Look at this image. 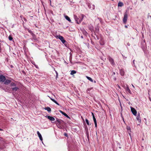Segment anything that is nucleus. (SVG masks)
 <instances>
[{"instance_id": "obj_1", "label": "nucleus", "mask_w": 151, "mask_h": 151, "mask_svg": "<svg viewBox=\"0 0 151 151\" xmlns=\"http://www.w3.org/2000/svg\"><path fill=\"white\" fill-rule=\"evenodd\" d=\"M84 15L83 14L81 15V16L77 17L76 15H74V18L76 22L78 24H79L81 23L83 18Z\"/></svg>"}, {"instance_id": "obj_2", "label": "nucleus", "mask_w": 151, "mask_h": 151, "mask_svg": "<svg viewBox=\"0 0 151 151\" xmlns=\"http://www.w3.org/2000/svg\"><path fill=\"white\" fill-rule=\"evenodd\" d=\"M127 19V14L126 12L124 13V17L123 19V22L125 24L126 23Z\"/></svg>"}, {"instance_id": "obj_3", "label": "nucleus", "mask_w": 151, "mask_h": 151, "mask_svg": "<svg viewBox=\"0 0 151 151\" xmlns=\"http://www.w3.org/2000/svg\"><path fill=\"white\" fill-rule=\"evenodd\" d=\"M57 37H58L63 44H65L66 42V41L64 39L63 37L62 36L59 35L57 36Z\"/></svg>"}, {"instance_id": "obj_4", "label": "nucleus", "mask_w": 151, "mask_h": 151, "mask_svg": "<svg viewBox=\"0 0 151 151\" xmlns=\"http://www.w3.org/2000/svg\"><path fill=\"white\" fill-rule=\"evenodd\" d=\"M131 109L132 114L135 116H136L137 112L136 110L133 107H131Z\"/></svg>"}, {"instance_id": "obj_5", "label": "nucleus", "mask_w": 151, "mask_h": 151, "mask_svg": "<svg viewBox=\"0 0 151 151\" xmlns=\"http://www.w3.org/2000/svg\"><path fill=\"white\" fill-rule=\"evenodd\" d=\"M109 61L110 62V63L113 65H114L115 64L114 62L113 59L111 57H109L108 58Z\"/></svg>"}, {"instance_id": "obj_6", "label": "nucleus", "mask_w": 151, "mask_h": 151, "mask_svg": "<svg viewBox=\"0 0 151 151\" xmlns=\"http://www.w3.org/2000/svg\"><path fill=\"white\" fill-rule=\"evenodd\" d=\"M6 80L5 77L3 75L0 76V81L1 82H4Z\"/></svg>"}, {"instance_id": "obj_7", "label": "nucleus", "mask_w": 151, "mask_h": 151, "mask_svg": "<svg viewBox=\"0 0 151 151\" xmlns=\"http://www.w3.org/2000/svg\"><path fill=\"white\" fill-rule=\"evenodd\" d=\"M124 88L125 89L126 91L131 94V91L128 86H125Z\"/></svg>"}, {"instance_id": "obj_8", "label": "nucleus", "mask_w": 151, "mask_h": 151, "mask_svg": "<svg viewBox=\"0 0 151 151\" xmlns=\"http://www.w3.org/2000/svg\"><path fill=\"white\" fill-rule=\"evenodd\" d=\"M37 134L38 135V137H39L41 141H42L43 140L42 138V135L41 134H40V132L39 131H37Z\"/></svg>"}, {"instance_id": "obj_9", "label": "nucleus", "mask_w": 151, "mask_h": 151, "mask_svg": "<svg viewBox=\"0 0 151 151\" xmlns=\"http://www.w3.org/2000/svg\"><path fill=\"white\" fill-rule=\"evenodd\" d=\"M46 117L50 120L51 121H54L55 120V119L54 117L52 116H47Z\"/></svg>"}, {"instance_id": "obj_10", "label": "nucleus", "mask_w": 151, "mask_h": 151, "mask_svg": "<svg viewBox=\"0 0 151 151\" xmlns=\"http://www.w3.org/2000/svg\"><path fill=\"white\" fill-rule=\"evenodd\" d=\"M136 119L139 122H141V119L140 116L139 114L137 115L136 117Z\"/></svg>"}, {"instance_id": "obj_11", "label": "nucleus", "mask_w": 151, "mask_h": 151, "mask_svg": "<svg viewBox=\"0 0 151 151\" xmlns=\"http://www.w3.org/2000/svg\"><path fill=\"white\" fill-rule=\"evenodd\" d=\"M57 124H58V125L62 123L63 122V121L59 119H57Z\"/></svg>"}, {"instance_id": "obj_12", "label": "nucleus", "mask_w": 151, "mask_h": 151, "mask_svg": "<svg viewBox=\"0 0 151 151\" xmlns=\"http://www.w3.org/2000/svg\"><path fill=\"white\" fill-rule=\"evenodd\" d=\"M11 82V81L9 80H6L4 81V84H8L10 83Z\"/></svg>"}, {"instance_id": "obj_13", "label": "nucleus", "mask_w": 151, "mask_h": 151, "mask_svg": "<svg viewBox=\"0 0 151 151\" xmlns=\"http://www.w3.org/2000/svg\"><path fill=\"white\" fill-rule=\"evenodd\" d=\"M120 73L122 76H123L124 75V72L122 69H121L120 70Z\"/></svg>"}, {"instance_id": "obj_14", "label": "nucleus", "mask_w": 151, "mask_h": 151, "mask_svg": "<svg viewBox=\"0 0 151 151\" xmlns=\"http://www.w3.org/2000/svg\"><path fill=\"white\" fill-rule=\"evenodd\" d=\"M59 111L61 113H62L63 114L64 116H65L67 117H68V115L67 114H66L65 113L63 112V111H61V110H60Z\"/></svg>"}, {"instance_id": "obj_15", "label": "nucleus", "mask_w": 151, "mask_h": 151, "mask_svg": "<svg viewBox=\"0 0 151 151\" xmlns=\"http://www.w3.org/2000/svg\"><path fill=\"white\" fill-rule=\"evenodd\" d=\"M65 19L66 20H68L69 22H71V20L70 19V18L67 15H65Z\"/></svg>"}, {"instance_id": "obj_16", "label": "nucleus", "mask_w": 151, "mask_h": 151, "mask_svg": "<svg viewBox=\"0 0 151 151\" xmlns=\"http://www.w3.org/2000/svg\"><path fill=\"white\" fill-rule=\"evenodd\" d=\"M49 98H50V99L52 101H53L56 104H57V105H59V104L56 101H55V100H54V99L51 98H50V97H49Z\"/></svg>"}, {"instance_id": "obj_17", "label": "nucleus", "mask_w": 151, "mask_h": 151, "mask_svg": "<svg viewBox=\"0 0 151 151\" xmlns=\"http://www.w3.org/2000/svg\"><path fill=\"white\" fill-rule=\"evenodd\" d=\"M124 5V4L122 2H119L118 4V6L122 7Z\"/></svg>"}, {"instance_id": "obj_18", "label": "nucleus", "mask_w": 151, "mask_h": 151, "mask_svg": "<svg viewBox=\"0 0 151 151\" xmlns=\"http://www.w3.org/2000/svg\"><path fill=\"white\" fill-rule=\"evenodd\" d=\"M19 89V88L18 87H15L14 88H12V91H17V90Z\"/></svg>"}, {"instance_id": "obj_19", "label": "nucleus", "mask_w": 151, "mask_h": 151, "mask_svg": "<svg viewBox=\"0 0 151 151\" xmlns=\"http://www.w3.org/2000/svg\"><path fill=\"white\" fill-rule=\"evenodd\" d=\"M45 109L46 110H47V111H48L49 112H50L51 111V109L49 107H47L45 108Z\"/></svg>"}, {"instance_id": "obj_20", "label": "nucleus", "mask_w": 151, "mask_h": 151, "mask_svg": "<svg viewBox=\"0 0 151 151\" xmlns=\"http://www.w3.org/2000/svg\"><path fill=\"white\" fill-rule=\"evenodd\" d=\"M86 77L89 80L91 81L92 82H93V80L91 78H90L89 77L87 76Z\"/></svg>"}, {"instance_id": "obj_21", "label": "nucleus", "mask_w": 151, "mask_h": 151, "mask_svg": "<svg viewBox=\"0 0 151 151\" xmlns=\"http://www.w3.org/2000/svg\"><path fill=\"white\" fill-rule=\"evenodd\" d=\"M94 122H96V119L93 113H92Z\"/></svg>"}, {"instance_id": "obj_22", "label": "nucleus", "mask_w": 151, "mask_h": 151, "mask_svg": "<svg viewBox=\"0 0 151 151\" xmlns=\"http://www.w3.org/2000/svg\"><path fill=\"white\" fill-rule=\"evenodd\" d=\"M76 73V71L74 70H73L71 71V72L70 73V74L71 75H73Z\"/></svg>"}, {"instance_id": "obj_23", "label": "nucleus", "mask_w": 151, "mask_h": 151, "mask_svg": "<svg viewBox=\"0 0 151 151\" xmlns=\"http://www.w3.org/2000/svg\"><path fill=\"white\" fill-rule=\"evenodd\" d=\"M10 86H16V85L14 83H12L10 84Z\"/></svg>"}, {"instance_id": "obj_24", "label": "nucleus", "mask_w": 151, "mask_h": 151, "mask_svg": "<svg viewBox=\"0 0 151 151\" xmlns=\"http://www.w3.org/2000/svg\"><path fill=\"white\" fill-rule=\"evenodd\" d=\"M85 120H86V122L87 124V125H90V124H89V121H88V120L87 119H86Z\"/></svg>"}, {"instance_id": "obj_25", "label": "nucleus", "mask_w": 151, "mask_h": 151, "mask_svg": "<svg viewBox=\"0 0 151 151\" xmlns=\"http://www.w3.org/2000/svg\"><path fill=\"white\" fill-rule=\"evenodd\" d=\"M92 88H88L86 91L88 93L89 91L90 90H91L92 89Z\"/></svg>"}, {"instance_id": "obj_26", "label": "nucleus", "mask_w": 151, "mask_h": 151, "mask_svg": "<svg viewBox=\"0 0 151 151\" xmlns=\"http://www.w3.org/2000/svg\"><path fill=\"white\" fill-rule=\"evenodd\" d=\"M9 39L11 41L12 40L13 38L10 35L9 37Z\"/></svg>"}, {"instance_id": "obj_27", "label": "nucleus", "mask_w": 151, "mask_h": 151, "mask_svg": "<svg viewBox=\"0 0 151 151\" xmlns=\"http://www.w3.org/2000/svg\"><path fill=\"white\" fill-rule=\"evenodd\" d=\"M87 5L89 8L90 9H91V4L90 3H88L87 4Z\"/></svg>"}, {"instance_id": "obj_28", "label": "nucleus", "mask_w": 151, "mask_h": 151, "mask_svg": "<svg viewBox=\"0 0 151 151\" xmlns=\"http://www.w3.org/2000/svg\"><path fill=\"white\" fill-rule=\"evenodd\" d=\"M94 124H95V126L96 127H97V122H96H96H94Z\"/></svg>"}, {"instance_id": "obj_29", "label": "nucleus", "mask_w": 151, "mask_h": 151, "mask_svg": "<svg viewBox=\"0 0 151 151\" xmlns=\"http://www.w3.org/2000/svg\"><path fill=\"white\" fill-rule=\"evenodd\" d=\"M127 129L128 130H130V127H127Z\"/></svg>"}, {"instance_id": "obj_30", "label": "nucleus", "mask_w": 151, "mask_h": 151, "mask_svg": "<svg viewBox=\"0 0 151 151\" xmlns=\"http://www.w3.org/2000/svg\"><path fill=\"white\" fill-rule=\"evenodd\" d=\"M92 8L93 9H94V5L93 6V7Z\"/></svg>"}, {"instance_id": "obj_31", "label": "nucleus", "mask_w": 151, "mask_h": 151, "mask_svg": "<svg viewBox=\"0 0 151 151\" xmlns=\"http://www.w3.org/2000/svg\"><path fill=\"white\" fill-rule=\"evenodd\" d=\"M55 71L56 73V74L57 77L58 75V73L57 72L56 70Z\"/></svg>"}, {"instance_id": "obj_32", "label": "nucleus", "mask_w": 151, "mask_h": 151, "mask_svg": "<svg viewBox=\"0 0 151 151\" xmlns=\"http://www.w3.org/2000/svg\"><path fill=\"white\" fill-rule=\"evenodd\" d=\"M134 60H133V63L134 64Z\"/></svg>"}, {"instance_id": "obj_33", "label": "nucleus", "mask_w": 151, "mask_h": 151, "mask_svg": "<svg viewBox=\"0 0 151 151\" xmlns=\"http://www.w3.org/2000/svg\"><path fill=\"white\" fill-rule=\"evenodd\" d=\"M132 86L133 87V88H134V86L133 85V84H132Z\"/></svg>"}, {"instance_id": "obj_34", "label": "nucleus", "mask_w": 151, "mask_h": 151, "mask_svg": "<svg viewBox=\"0 0 151 151\" xmlns=\"http://www.w3.org/2000/svg\"><path fill=\"white\" fill-rule=\"evenodd\" d=\"M113 74H114V75H115V73L114 72H113Z\"/></svg>"}, {"instance_id": "obj_35", "label": "nucleus", "mask_w": 151, "mask_h": 151, "mask_svg": "<svg viewBox=\"0 0 151 151\" xmlns=\"http://www.w3.org/2000/svg\"><path fill=\"white\" fill-rule=\"evenodd\" d=\"M125 27L127 28V26H125Z\"/></svg>"}, {"instance_id": "obj_36", "label": "nucleus", "mask_w": 151, "mask_h": 151, "mask_svg": "<svg viewBox=\"0 0 151 151\" xmlns=\"http://www.w3.org/2000/svg\"><path fill=\"white\" fill-rule=\"evenodd\" d=\"M1 130H2V129H0V131H1Z\"/></svg>"}, {"instance_id": "obj_37", "label": "nucleus", "mask_w": 151, "mask_h": 151, "mask_svg": "<svg viewBox=\"0 0 151 151\" xmlns=\"http://www.w3.org/2000/svg\"><path fill=\"white\" fill-rule=\"evenodd\" d=\"M129 134L130 135V134L129 133Z\"/></svg>"}, {"instance_id": "obj_38", "label": "nucleus", "mask_w": 151, "mask_h": 151, "mask_svg": "<svg viewBox=\"0 0 151 151\" xmlns=\"http://www.w3.org/2000/svg\"><path fill=\"white\" fill-rule=\"evenodd\" d=\"M50 1L51 2V1L50 0Z\"/></svg>"}, {"instance_id": "obj_39", "label": "nucleus", "mask_w": 151, "mask_h": 151, "mask_svg": "<svg viewBox=\"0 0 151 151\" xmlns=\"http://www.w3.org/2000/svg\"><path fill=\"white\" fill-rule=\"evenodd\" d=\"M112 1H113V0H111Z\"/></svg>"}]
</instances>
